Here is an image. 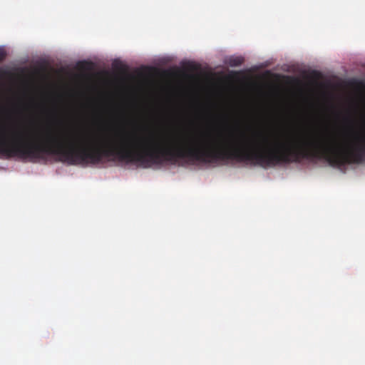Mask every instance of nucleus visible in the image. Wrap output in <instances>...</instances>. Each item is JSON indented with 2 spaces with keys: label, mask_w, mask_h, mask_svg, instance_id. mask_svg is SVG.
<instances>
[{
  "label": "nucleus",
  "mask_w": 365,
  "mask_h": 365,
  "mask_svg": "<svg viewBox=\"0 0 365 365\" xmlns=\"http://www.w3.org/2000/svg\"><path fill=\"white\" fill-rule=\"evenodd\" d=\"M244 58L242 57H232L228 60L230 66H239L242 64Z\"/></svg>",
  "instance_id": "obj_1"
},
{
  "label": "nucleus",
  "mask_w": 365,
  "mask_h": 365,
  "mask_svg": "<svg viewBox=\"0 0 365 365\" xmlns=\"http://www.w3.org/2000/svg\"><path fill=\"white\" fill-rule=\"evenodd\" d=\"M89 63L86 61H82L78 63V65L81 66V68L86 69L88 68L87 66Z\"/></svg>",
  "instance_id": "obj_3"
},
{
  "label": "nucleus",
  "mask_w": 365,
  "mask_h": 365,
  "mask_svg": "<svg viewBox=\"0 0 365 365\" xmlns=\"http://www.w3.org/2000/svg\"><path fill=\"white\" fill-rule=\"evenodd\" d=\"M6 52L3 50H0V62L3 61L6 58Z\"/></svg>",
  "instance_id": "obj_2"
}]
</instances>
